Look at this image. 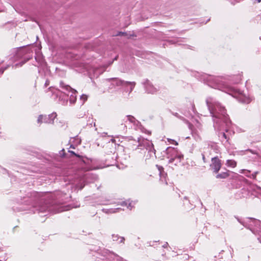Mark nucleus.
<instances>
[{
  "label": "nucleus",
  "instance_id": "412c9836",
  "mask_svg": "<svg viewBox=\"0 0 261 261\" xmlns=\"http://www.w3.org/2000/svg\"><path fill=\"white\" fill-rule=\"evenodd\" d=\"M120 209H121L120 208L118 207V208H114V209L111 208V209L107 210L106 213H115L119 212V211Z\"/></svg>",
  "mask_w": 261,
  "mask_h": 261
},
{
  "label": "nucleus",
  "instance_id": "4468645a",
  "mask_svg": "<svg viewBox=\"0 0 261 261\" xmlns=\"http://www.w3.org/2000/svg\"><path fill=\"white\" fill-rule=\"evenodd\" d=\"M226 165L228 167L234 168L237 166V162L232 160H228L226 161Z\"/></svg>",
  "mask_w": 261,
  "mask_h": 261
},
{
  "label": "nucleus",
  "instance_id": "37998d69",
  "mask_svg": "<svg viewBox=\"0 0 261 261\" xmlns=\"http://www.w3.org/2000/svg\"><path fill=\"white\" fill-rule=\"evenodd\" d=\"M203 160L204 159V155L203 156Z\"/></svg>",
  "mask_w": 261,
  "mask_h": 261
},
{
  "label": "nucleus",
  "instance_id": "b1692460",
  "mask_svg": "<svg viewBox=\"0 0 261 261\" xmlns=\"http://www.w3.org/2000/svg\"><path fill=\"white\" fill-rule=\"evenodd\" d=\"M47 116L50 120H52V122H53L54 119L56 117L57 114H56V113H52V114L48 115Z\"/></svg>",
  "mask_w": 261,
  "mask_h": 261
},
{
  "label": "nucleus",
  "instance_id": "393cba45",
  "mask_svg": "<svg viewBox=\"0 0 261 261\" xmlns=\"http://www.w3.org/2000/svg\"><path fill=\"white\" fill-rule=\"evenodd\" d=\"M88 96L85 94H83L81 96L80 99L83 101V103H84L87 99Z\"/></svg>",
  "mask_w": 261,
  "mask_h": 261
},
{
  "label": "nucleus",
  "instance_id": "0eeeda50",
  "mask_svg": "<svg viewBox=\"0 0 261 261\" xmlns=\"http://www.w3.org/2000/svg\"><path fill=\"white\" fill-rule=\"evenodd\" d=\"M103 253L108 261H126L117 254L108 250H106Z\"/></svg>",
  "mask_w": 261,
  "mask_h": 261
},
{
  "label": "nucleus",
  "instance_id": "f704fd0d",
  "mask_svg": "<svg viewBox=\"0 0 261 261\" xmlns=\"http://www.w3.org/2000/svg\"><path fill=\"white\" fill-rule=\"evenodd\" d=\"M25 62H26V61H23V62H22L20 63H19V66H22L23 64H24V63H25Z\"/></svg>",
  "mask_w": 261,
  "mask_h": 261
},
{
  "label": "nucleus",
  "instance_id": "dca6fc26",
  "mask_svg": "<svg viewBox=\"0 0 261 261\" xmlns=\"http://www.w3.org/2000/svg\"><path fill=\"white\" fill-rule=\"evenodd\" d=\"M27 54L26 50L23 48H19L17 53V57H21Z\"/></svg>",
  "mask_w": 261,
  "mask_h": 261
},
{
  "label": "nucleus",
  "instance_id": "7ed1b4c3",
  "mask_svg": "<svg viewBox=\"0 0 261 261\" xmlns=\"http://www.w3.org/2000/svg\"><path fill=\"white\" fill-rule=\"evenodd\" d=\"M167 158L169 159V163H174L175 165L180 163L182 155L173 147H168L166 150Z\"/></svg>",
  "mask_w": 261,
  "mask_h": 261
},
{
  "label": "nucleus",
  "instance_id": "9b49d317",
  "mask_svg": "<svg viewBox=\"0 0 261 261\" xmlns=\"http://www.w3.org/2000/svg\"><path fill=\"white\" fill-rule=\"evenodd\" d=\"M144 84L146 91L148 93L155 94L158 91L157 88L154 87L148 80H146Z\"/></svg>",
  "mask_w": 261,
  "mask_h": 261
},
{
  "label": "nucleus",
  "instance_id": "c756f323",
  "mask_svg": "<svg viewBox=\"0 0 261 261\" xmlns=\"http://www.w3.org/2000/svg\"><path fill=\"white\" fill-rule=\"evenodd\" d=\"M39 212H45L46 211V207H41L39 209Z\"/></svg>",
  "mask_w": 261,
  "mask_h": 261
},
{
  "label": "nucleus",
  "instance_id": "2eb2a0df",
  "mask_svg": "<svg viewBox=\"0 0 261 261\" xmlns=\"http://www.w3.org/2000/svg\"><path fill=\"white\" fill-rule=\"evenodd\" d=\"M70 207L69 205H66V206H62L58 208L57 210H56L55 213H60L63 211H66L70 210Z\"/></svg>",
  "mask_w": 261,
  "mask_h": 261
},
{
  "label": "nucleus",
  "instance_id": "20e7f679",
  "mask_svg": "<svg viewBox=\"0 0 261 261\" xmlns=\"http://www.w3.org/2000/svg\"><path fill=\"white\" fill-rule=\"evenodd\" d=\"M230 92H232L230 93V94L238 99L239 101L243 103H249L251 101V99L249 96H247L239 89L231 87Z\"/></svg>",
  "mask_w": 261,
  "mask_h": 261
},
{
  "label": "nucleus",
  "instance_id": "a211bd4d",
  "mask_svg": "<svg viewBox=\"0 0 261 261\" xmlns=\"http://www.w3.org/2000/svg\"><path fill=\"white\" fill-rule=\"evenodd\" d=\"M229 176V174L227 172H222L217 175L216 177L217 178H225Z\"/></svg>",
  "mask_w": 261,
  "mask_h": 261
},
{
  "label": "nucleus",
  "instance_id": "f3484780",
  "mask_svg": "<svg viewBox=\"0 0 261 261\" xmlns=\"http://www.w3.org/2000/svg\"><path fill=\"white\" fill-rule=\"evenodd\" d=\"M112 237L114 241H117L120 239L119 242L123 243L124 241V238L123 237H119L118 235L113 234Z\"/></svg>",
  "mask_w": 261,
  "mask_h": 261
},
{
  "label": "nucleus",
  "instance_id": "39448f33",
  "mask_svg": "<svg viewBox=\"0 0 261 261\" xmlns=\"http://www.w3.org/2000/svg\"><path fill=\"white\" fill-rule=\"evenodd\" d=\"M207 78L208 85L210 86L219 89L222 88L224 84L222 77L209 75Z\"/></svg>",
  "mask_w": 261,
  "mask_h": 261
},
{
  "label": "nucleus",
  "instance_id": "f03ea898",
  "mask_svg": "<svg viewBox=\"0 0 261 261\" xmlns=\"http://www.w3.org/2000/svg\"><path fill=\"white\" fill-rule=\"evenodd\" d=\"M60 85L63 91L58 90L56 93H54V95L56 97L59 96V100H63L64 103L65 101H67V98L66 97L61 98V95L63 93L65 95H67L68 96H69L70 103H74L76 100V91L71 88L69 86L65 85L63 82H61Z\"/></svg>",
  "mask_w": 261,
  "mask_h": 261
},
{
  "label": "nucleus",
  "instance_id": "58836bf2",
  "mask_svg": "<svg viewBox=\"0 0 261 261\" xmlns=\"http://www.w3.org/2000/svg\"><path fill=\"white\" fill-rule=\"evenodd\" d=\"M69 152H70L71 153H72V154H73L76 155L75 153L73 151H69Z\"/></svg>",
  "mask_w": 261,
  "mask_h": 261
},
{
  "label": "nucleus",
  "instance_id": "473e14b6",
  "mask_svg": "<svg viewBox=\"0 0 261 261\" xmlns=\"http://www.w3.org/2000/svg\"><path fill=\"white\" fill-rule=\"evenodd\" d=\"M173 115H174L175 116L177 117H178V118H181V117H180V116L178 115V114L177 113H172Z\"/></svg>",
  "mask_w": 261,
  "mask_h": 261
},
{
  "label": "nucleus",
  "instance_id": "5701e85b",
  "mask_svg": "<svg viewBox=\"0 0 261 261\" xmlns=\"http://www.w3.org/2000/svg\"><path fill=\"white\" fill-rule=\"evenodd\" d=\"M120 205L122 206H127V207L128 208H129V210H131L132 209V205H131V203H129L128 205H127V203L125 201H123L121 203Z\"/></svg>",
  "mask_w": 261,
  "mask_h": 261
},
{
  "label": "nucleus",
  "instance_id": "ddd939ff",
  "mask_svg": "<svg viewBox=\"0 0 261 261\" xmlns=\"http://www.w3.org/2000/svg\"><path fill=\"white\" fill-rule=\"evenodd\" d=\"M190 129H191V131H192V136L194 138V139L196 141L200 140V136L198 131L196 130H193L190 127Z\"/></svg>",
  "mask_w": 261,
  "mask_h": 261
},
{
  "label": "nucleus",
  "instance_id": "79ce46f5",
  "mask_svg": "<svg viewBox=\"0 0 261 261\" xmlns=\"http://www.w3.org/2000/svg\"><path fill=\"white\" fill-rule=\"evenodd\" d=\"M165 181L166 182V184H167V182L166 181V179H165Z\"/></svg>",
  "mask_w": 261,
  "mask_h": 261
},
{
  "label": "nucleus",
  "instance_id": "ea45409f",
  "mask_svg": "<svg viewBox=\"0 0 261 261\" xmlns=\"http://www.w3.org/2000/svg\"><path fill=\"white\" fill-rule=\"evenodd\" d=\"M257 3H260L261 2V0H256Z\"/></svg>",
  "mask_w": 261,
  "mask_h": 261
},
{
  "label": "nucleus",
  "instance_id": "9d476101",
  "mask_svg": "<svg viewBox=\"0 0 261 261\" xmlns=\"http://www.w3.org/2000/svg\"><path fill=\"white\" fill-rule=\"evenodd\" d=\"M107 81L110 83L111 88H115L121 86H124L125 81H122L118 78L107 79Z\"/></svg>",
  "mask_w": 261,
  "mask_h": 261
},
{
  "label": "nucleus",
  "instance_id": "72a5a7b5",
  "mask_svg": "<svg viewBox=\"0 0 261 261\" xmlns=\"http://www.w3.org/2000/svg\"><path fill=\"white\" fill-rule=\"evenodd\" d=\"M6 68H1L0 69V74H2L3 73L4 71L6 69Z\"/></svg>",
  "mask_w": 261,
  "mask_h": 261
},
{
  "label": "nucleus",
  "instance_id": "423d86ee",
  "mask_svg": "<svg viewBox=\"0 0 261 261\" xmlns=\"http://www.w3.org/2000/svg\"><path fill=\"white\" fill-rule=\"evenodd\" d=\"M260 224V222L259 221L252 218L248 219V223L246 222L243 223V225L245 227L250 229L254 233H255V231H257V227L258 226H259Z\"/></svg>",
  "mask_w": 261,
  "mask_h": 261
},
{
  "label": "nucleus",
  "instance_id": "c9c22d12",
  "mask_svg": "<svg viewBox=\"0 0 261 261\" xmlns=\"http://www.w3.org/2000/svg\"><path fill=\"white\" fill-rule=\"evenodd\" d=\"M168 245V243H165V244L163 246V247L164 248H166V247H167Z\"/></svg>",
  "mask_w": 261,
  "mask_h": 261
},
{
  "label": "nucleus",
  "instance_id": "7c9ffc66",
  "mask_svg": "<svg viewBox=\"0 0 261 261\" xmlns=\"http://www.w3.org/2000/svg\"><path fill=\"white\" fill-rule=\"evenodd\" d=\"M222 137L226 140H228V138L227 137V135L224 133H222Z\"/></svg>",
  "mask_w": 261,
  "mask_h": 261
},
{
  "label": "nucleus",
  "instance_id": "a878e982",
  "mask_svg": "<svg viewBox=\"0 0 261 261\" xmlns=\"http://www.w3.org/2000/svg\"><path fill=\"white\" fill-rule=\"evenodd\" d=\"M43 115H40L38 118L37 121L38 123H41L43 122Z\"/></svg>",
  "mask_w": 261,
  "mask_h": 261
},
{
  "label": "nucleus",
  "instance_id": "6ab92c4d",
  "mask_svg": "<svg viewBox=\"0 0 261 261\" xmlns=\"http://www.w3.org/2000/svg\"><path fill=\"white\" fill-rule=\"evenodd\" d=\"M135 85H136V83L134 82H130L125 81L124 86L130 85V91H132L133 90V89L134 88Z\"/></svg>",
  "mask_w": 261,
  "mask_h": 261
},
{
  "label": "nucleus",
  "instance_id": "aec40b11",
  "mask_svg": "<svg viewBox=\"0 0 261 261\" xmlns=\"http://www.w3.org/2000/svg\"><path fill=\"white\" fill-rule=\"evenodd\" d=\"M239 172L240 173L244 174L246 176L250 177V175H249V174L250 173V171H249V170H245V169H241L240 170Z\"/></svg>",
  "mask_w": 261,
  "mask_h": 261
},
{
  "label": "nucleus",
  "instance_id": "4be33fe9",
  "mask_svg": "<svg viewBox=\"0 0 261 261\" xmlns=\"http://www.w3.org/2000/svg\"><path fill=\"white\" fill-rule=\"evenodd\" d=\"M43 122L46 123H52V120H50L47 116H43Z\"/></svg>",
  "mask_w": 261,
  "mask_h": 261
},
{
  "label": "nucleus",
  "instance_id": "1a4fd4ad",
  "mask_svg": "<svg viewBox=\"0 0 261 261\" xmlns=\"http://www.w3.org/2000/svg\"><path fill=\"white\" fill-rule=\"evenodd\" d=\"M221 162L217 157L213 158L212 159V163L211 167L213 169L214 172L218 173L221 167Z\"/></svg>",
  "mask_w": 261,
  "mask_h": 261
},
{
  "label": "nucleus",
  "instance_id": "bb28decb",
  "mask_svg": "<svg viewBox=\"0 0 261 261\" xmlns=\"http://www.w3.org/2000/svg\"><path fill=\"white\" fill-rule=\"evenodd\" d=\"M258 171H256L254 173H253L251 175H250V177L251 178H252L253 179H255L256 178V175L258 174Z\"/></svg>",
  "mask_w": 261,
  "mask_h": 261
},
{
  "label": "nucleus",
  "instance_id": "a19ab883",
  "mask_svg": "<svg viewBox=\"0 0 261 261\" xmlns=\"http://www.w3.org/2000/svg\"><path fill=\"white\" fill-rule=\"evenodd\" d=\"M163 176H164V175H162V174H161V178H162L163 177Z\"/></svg>",
  "mask_w": 261,
  "mask_h": 261
},
{
  "label": "nucleus",
  "instance_id": "f257e3e1",
  "mask_svg": "<svg viewBox=\"0 0 261 261\" xmlns=\"http://www.w3.org/2000/svg\"><path fill=\"white\" fill-rule=\"evenodd\" d=\"M206 103L214 122V127L218 129H224L226 132L230 125V121L225 108L213 98L208 97Z\"/></svg>",
  "mask_w": 261,
  "mask_h": 261
},
{
  "label": "nucleus",
  "instance_id": "cd10ccee",
  "mask_svg": "<svg viewBox=\"0 0 261 261\" xmlns=\"http://www.w3.org/2000/svg\"><path fill=\"white\" fill-rule=\"evenodd\" d=\"M158 168V169L160 171V176H161V174H162V172H163V168L162 167H161V166H157Z\"/></svg>",
  "mask_w": 261,
  "mask_h": 261
},
{
  "label": "nucleus",
  "instance_id": "c85d7f7f",
  "mask_svg": "<svg viewBox=\"0 0 261 261\" xmlns=\"http://www.w3.org/2000/svg\"><path fill=\"white\" fill-rule=\"evenodd\" d=\"M168 140L169 142H171L172 144H174L176 145H177L178 144L177 143L173 140L168 139Z\"/></svg>",
  "mask_w": 261,
  "mask_h": 261
},
{
  "label": "nucleus",
  "instance_id": "f8f14e48",
  "mask_svg": "<svg viewBox=\"0 0 261 261\" xmlns=\"http://www.w3.org/2000/svg\"><path fill=\"white\" fill-rule=\"evenodd\" d=\"M126 121H129L130 123H133L134 125H137L139 122L135 118L131 115L126 116L125 117Z\"/></svg>",
  "mask_w": 261,
  "mask_h": 261
},
{
  "label": "nucleus",
  "instance_id": "6e6552de",
  "mask_svg": "<svg viewBox=\"0 0 261 261\" xmlns=\"http://www.w3.org/2000/svg\"><path fill=\"white\" fill-rule=\"evenodd\" d=\"M141 141L140 139L138 140L139 144L138 145V147L143 146L148 151L152 152L155 153L153 144L151 142L144 139H143L141 142Z\"/></svg>",
  "mask_w": 261,
  "mask_h": 261
},
{
  "label": "nucleus",
  "instance_id": "e433bc0d",
  "mask_svg": "<svg viewBox=\"0 0 261 261\" xmlns=\"http://www.w3.org/2000/svg\"><path fill=\"white\" fill-rule=\"evenodd\" d=\"M84 187V185H81V187L79 188V189L80 190H82Z\"/></svg>",
  "mask_w": 261,
  "mask_h": 261
},
{
  "label": "nucleus",
  "instance_id": "4c0bfd02",
  "mask_svg": "<svg viewBox=\"0 0 261 261\" xmlns=\"http://www.w3.org/2000/svg\"><path fill=\"white\" fill-rule=\"evenodd\" d=\"M111 142H112V143H115V140L114 139H112L111 140Z\"/></svg>",
  "mask_w": 261,
  "mask_h": 261
},
{
  "label": "nucleus",
  "instance_id": "2f4dec72",
  "mask_svg": "<svg viewBox=\"0 0 261 261\" xmlns=\"http://www.w3.org/2000/svg\"><path fill=\"white\" fill-rule=\"evenodd\" d=\"M102 72V71L100 72H97V70H95L94 71V74L95 75H98L99 74H100Z\"/></svg>",
  "mask_w": 261,
  "mask_h": 261
}]
</instances>
